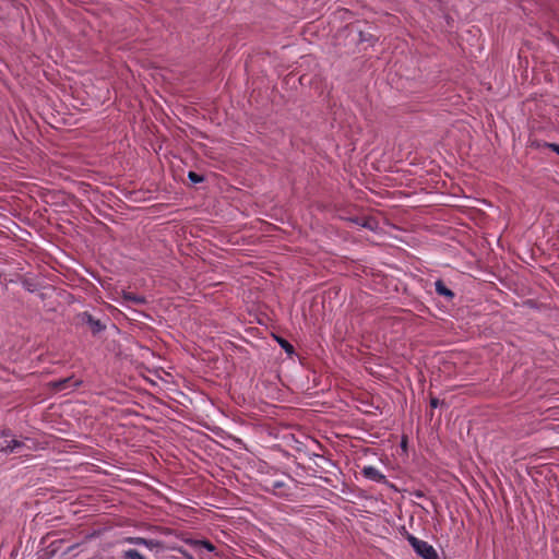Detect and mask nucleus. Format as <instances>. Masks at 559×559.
I'll return each instance as SVG.
<instances>
[{
  "label": "nucleus",
  "instance_id": "obj_1",
  "mask_svg": "<svg viewBox=\"0 0 559 559\" xmlns=\"http://www.w3.org/2000/svg\"><path fill=\"white\" fill-rule=\"evenodd\" d=\"M407 540L415 550V552L423 559H439V555L432 545L421 540L414 535L408 534Z\"/></svg>",
  "mask_w": 559,
  "mask_h": 559
},
{
  "label": "nucleus",
  "instance_id": "obj_2",
  "mask_svg": "<svg viewBox=\"0 0 559 559\" xmlns=\"http://www.w3.org/2000/svg\"><path fill=\"white\" fill-rule=\"evenodd\" d=\"M124 543L136 545V546H144L148 550L153 551H159L163 548V543L157 539H147L144 537H126Z\"/></svg>",
  "mask_w": 559,
  "mask_h": 559
},
{
  "label": "nucleus",
  "instance_id": "obj_3",
  "mask_svg": "<svg viewBox=\"0 0 559 559\" xmlns=\"http://www.w3.org/2000/svg\"><path fill=\"white\" fill-rule=\"evenodd\" d=\"M81 380H78L73 377H67L60 380L51 381L50 386L52 388L53 391L61 392L68 389L78 388L81 385Z\"/></svg>",
  "mask_w": 559,
  "mask_h": 559
},
{
  "label": "nucleus",
  "instance_id": "obj_4",
  "mask_svg": "<svg viewBox=\"0 0 559 559\" xmlns=\"http://www.w3.org/2000/svg\"><path fill=\"white\" fill-rule=\"evenodd\" d=\"M81 323L87 324L94 334L99 333L105 329V325L100 322V320L95 319L88 312H82L78 316Z\"/></svg>",
  "mask_w": 559,
  "mask_h": 559
},
{
  "label": "nucleus",
  "instance_id": "obj_5",
  "mask_svg": "<svg viewBox=\"0 0 559 559\" xmlns=\"http://www.w3.org/2000/svg\"><path fill=\"white\" fill-rule=\"evenodd\" d=\"M361 474L367 479H370L376 483H385L386 481L385 475L382 474V472L379 468L371 466V465L362 467Z\"/></svg>",
  "mask_w": 559,
  "mask_h": 559
},
{
  "label": "nucleus",
  "instance_id": "obj_6",
  "mask_svg": "<svg viewBox=\"0 0 559 559\" xmlns=\"http://www.w3.org/2000/svg\"><path fill=\"white\" fill-rule=\"evenodd\" d=\"M121 305L129 306V304L133 305H144L146 304V298L142 295H138L131 292L122 290L121 293Z\"/></svg>",
  "mask_w": 559,
  "mask_h": 559
},
{
  "label": "nucleus",
  "instance_id": "obj_7",
  "mask_svg": "<svg viewBox=\"0 0 559 559\" xmlns=\"http://www.w3.org/2000/svg\"><path fill=\"white\" fill-rule=\"evenodd\" d=\"M436 293L443 297L447 301H452L455 297V294L452 289H450L442 280H438L435 282Z\"/></svg>",
  "mask_w": 559,
  "mask_h": 559
},
{
  "label": "nucleus",
  "instance_id": "obj_8",
  "mask_svg": "<svg viewBox=\"0 0 559 559\" xmlns=\"http://www.w3.org/2000/svg\"><path fill=\"white\" fill-rule=\"evenodd\" d=\"M25 447L23 441L13 439L7 442L5 445L0 447V451L4 453H21V450Z\"/></svg>",
  "mask_w": 559,
  "mask_h": 559
},
{
  "label": "nucleus",
  "instance_id": "obj_9",
  "mask_svg": "<svg viewBox=\"0 0 559 559\" xmlns=\"http://www.w3.org/2000/svg\"><path fill=\"white\" fill-rule=\"evenodd\" d=\"M121 559H146L138 549L129 548L121 551Z\"/></svg>",
  "mask_w": 559,
  "mask_h": 559
},
{
  "label": "nucleus",
  "instance_id": "obj_10",
  "mask_svg": "<svg viewBox=\"0 0 559 559\" xmlns=\"http://www.w3.org/2000/svg\"><path fill=\"white\" fill-rule=\"evenodd\" d=\"M277 342L287 354L294 353V346L288 341L284 338H277Z\"/></svg>",
  "mask_w": 559,
  "mask_h": 559
},
{
  "label": "nucleus",
  "instance_id": "obj_11",
  "mask_svg": "<svg viewBox=\"0 0 559 559\" xmlns=\"http://www.w3.org/2000/svg\"><path fill=\"white\" fill-rule=\"evenodd\" d=\"M188 178L191 182L193 183H199V182H202L204 180L203 176L194 173V171H189L188 173Z\"/></svg>",
  "mask_w": 559,
  "mask_h": 559
},
{
  "label": "nucleus",
  "instance_id": "obj_12",
  "mask_svg": "<svg viewBox=\"0 0 559 559\" xmlns=\"http://www.w3.org/2000/svg\"><path fill=\"white\" fill-rule=\"evenodd\" d=\"M538 147L550 148L551 151L556 152L559 155V144L549 143V142H543V143L538 144Z\"/></svg>",
  "mask_w": 559,
  "mask_h": 559
},
{
  "label": "nucleus",
  "instance_id": "obj_13",
  "mask_svg": "<svg viewBox=\"0 0 559 559\" xmlns=\"http://www.w3.org/2000/svg\"><path fill=\"white\" fill-rule=\"evenodd\" d=\"M362 226L369 229H373L376 226V221L372 218H367L364 221Z\"/></svg>",
  "mask_w": 559,
  "mask_h": 559
},
{
  "label": "nucleus",
  "instance_id": "obj_14",
  "mask_svg": "<svg viewBox=\"0 0 559 559\" xmlns=\"http://www.w3.org/2000/svg\"><path fill=\"white\" fill-rule=\"evenodd\" d=\"M200 544L209 551H213L215 549L214 545L209 540H202Z\"/></svg>",
  "mask_w": 559,
  "mask_h": 559
},
{
  "label": "nucleus",
  "instance_id": "obj_15",
  "mask_svg": "<svg viewBox=\"0 0 559 559\" xmlns=\"http://www.w3.org/2000/svg\"><path fill=\"white\" fill-rule=\"evenodd\" d=\"M430 406H431L432 408H437V407L439 406V400H438V399H436V397H432V399L430 400Z\"/></svg>",
  "mask_w": 559,
  "mask_h": 559
}]
</instances>
